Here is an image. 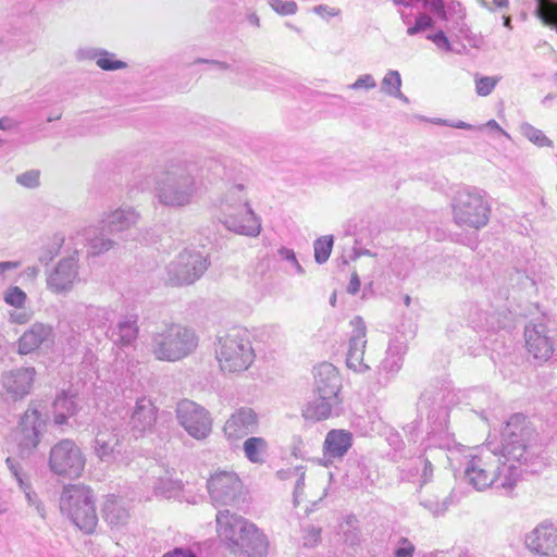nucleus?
I'll list each match as a JSON object with an SVG mask.
<instances>
[{
    "instance_id": "774afa93",
    "label": "nucleus",
    "mask_w": 557,
    "mask_h": 557,
    "mask_svg": "<svg viewBox=\"0 0 557 557\" xmlns=\"http://www.w3.org/2000/svg\"><path fill=\"white\" fill-rule=\"evenodd\" d=\"M163 557H198L194 552L188 548H174L172 552H169L163 555Z\"/></svg>"
},
{
    "instance_id": "338daca9",
    "label": "nucleus",
    "mask_w": 557,
    "mask_h": 557,
    "mask_svg": "<svg viewBox=\"0 0 557 557\" xmlns=\"http://www.w3.org/2000/svg\"><path fill=\"white\" fill-rule=\"evenodd\" d=\"M420 422L412 421L404 428L406 437L409 442L417 443L419 437Z\"/></svg>"
},
{
    "instance_id": "dca6fc26",
    "label": "nucleus",
    "mask_w": 557,
    "mask_h": 557,
    "mask_svg": "<svg viewBox=\"0 0 557 557\" xmlns=\"http://www.w3.org/2000/svg\"><path fill=\"white\" fill-rule=\"evenodd\" d=\"M407 352V345L399 338L389 341L384 359L377 366L370 387L379 391L386 387L400 371L404 362V356Z\"/></svg>"
},
{
    "instance_id": "37998d69",
    "label": "nucleus",
    "mask_w": 557,
    "mask_h": 557,
    "mask_svg": "<svg viewBox=\"0 0 557 557\" xmlns=\"http://www.w3.org/2000/svg\"><path fill=\"white\" fill-rule=\"evenodd\" d=\"M520 131L525 138L539 147H548L552 145V140L541 129L529 123H522Z\"/></svg>"
},
{
    "instance_id": "6e6552de",
    "label": "nucleus",
    "mask_w": 557,
    "mask_h": 557,
    "mask_svg": "<svg viewBox=\"0 0 557 557\" xmlns=\"http://www.w3.org/2000/svg\"><path fill=\"white\" fill-rule=\"evenodd\" d=\"M453 220L461 227L480 230L484 227L491 213L486 194L475 187H462L451 199Z\"/></svg>"
},
{
    "instance_id": "58836bf2",
    "label": "nucleus",
    "mask_w": 557,
    "mask_h": 557,
    "mask_svg": "<svg viewBox=\"0 0 557 557\" xmlns=\"http://www.w3.org/2000/svg\"><path fill=\"white\" fill-rule=\"evenodd\" d=\"M76 408L73 397L62 392L53 401L54 423L58 425L65 424L67 419L75 414Z\"/></svg>"
},
{
    "instance_id": "f257e3e1",
    "label": "nucleus",
    "mask_w": 557,
    "mask_h": 557,
    "mask_svg": "<svg viewBox=\"0 0 557 557\" xmlns=\"http://www.w3.org/2000/svg\"><path fill=\"white\" fill-rule=\"evenodd\" d=\"M535 436L525 416L512 414L502 432L500 443L488 440L465 455L468 483L478 491L493 485L511 490L521 476V469L516 463H525L532 457L531 445Z\"/></svg>"
},
{
    "instance_id": "393cba45",
    "label": "nucleus",
    "mask_w": 557,
    "mask_h": 557,
    "mask_svg": "<svg viewBox=\"0 0 557 557\" xmlns=\"http://www.w3.org/2000/svg\"><path fill=\"white\" fill-rule=\"evenodd\" d=\"M395 5L399 7L398 13L400 18L405 25L408 26L407 35L416 36L428 29L433 28L434 20L433 17L424 12H419L418 15L413 18V14L411 12H407L406 9H413L418 3H421L423 7V0H391Z\"/></svg>"
},
{
    "instance_id": "20e7f679",
    "label": "nucleus",
    "mask_w": 557,
    "mask_h": 557,
    "mask_svg": "<svg viewBox=\"0 0 557 557\" xmlns=\"http://www.w3.org/2000/svg\"><path fill=\"white\" fill-rule=\"evenodd\" d=\"M420 414L426 413V436L422 442L423 450L432 447L451 450L455 438L448 432V408L445 405V391L436 387L426 388L418 401Z\"/></svg>"
},
{
    "instance_id": "ddd939ff",
    "label": "nucleus",
    "mask_w": 557,
    "mask_h": 557,
    "mask_svg": "<svg viewBox=\"0 0 557 557\" xmlns=\"http://www.w3.org/2000/svg\"><path fill=\"white\" fill-rule=\"evenodd\" d=\"M178 424L195 440H205L212 432V418L210 412L201 405L183 399L176 406Z\"/></svg>"
},
{
    "instance_id": "aec40b11",
    "label": "nucleus",
    "mask_w": 557,
    "mask_h": 557,
    "mask_svg": "<svg viewBox=\"0 0 557 557\" xmlns=\"http://www.w3.org/2000/svg\"><path fill=\"white\" fill-rule=\"evenodd\" d=\"M525 345L530 355L540 362L547 361L553 355V342L547 336L546 324L529 323L524 329Z\"/></svg>"
},
{
    "instance_id": "de8ad7c7",
    "label": "nucleus",
    "mask_w": 557,
    "mask_h": 557,
    "mask_svg": "<svg viewBox=\"0 0 557 557\" xmlns=\"http://www.w3.org/2000/svg\"><path fill=\"white\" fill-rule=\"evenodd\" d=\"M97 65L103 71H116L127 66L124 61L116 60L115 54L102 49L98 58Z\"/></svg>"
},
{
    "instance_id": "6ab92c4d",
    "label": "nucleus",
    "mask_w": 557,
    "mask_h": 557,
    "mask_svg": "<svg viewBox=\"0 0 557 557\" xmlns=\"http://www.w3.org/2000/svg\"><path fill=\"white\" fill-rule=\"evenodd\" d=\"M342 405V395L312 393V398L304 410V417L307 420L313 421H323L331 417H338L343 411Z\"/></svg>"
},
{
    "instance_id": "423d86ee",
    "label": "nucleus",
    "mask_w": 557,
    "mask_h": 557,
    "mask_svg": "<svg viewBox=\"0 0 557 557\" xmlns=\"http://www.w3.org/2000/svg\"><path fill=\"white\" fill-rule=\"evenodd\" d=\"M214 345L215 358L223 373L244 372L255 360L250 334L244 327H231L216 337Z\"/></svg>"
},
{
    "instance_id": "09e8293b",
    "label": "nucleus",
    "mask_w": 557,
    "mask_h": 557,
    "mask_svg": "<svg viewBox=\"0 0 557 557\" xmlns=\"http://www.w3.org/2000/svg\"><path fill=\"white\" fill-rule=\"evenodd\" d=\"M269 5L280 15H294L298 5L293 0H269Z\"/></svg>"
},
{
    "instance_id": "4468645a",
    "label": "nucleus",
    "mask_w": 557,
    "mask_h": 557,
    "mask_svg": "<svg viewBox=\"0 0 557 557\" xmlns=\"http://www.w3.org/2000/svg\"><path fill=\"white\" fill-rule=\"evenodd\" d=\"M81 282L76 250L72 255L60 259L51 270L47 271V289L55 295H67Z\"/></svg>"
},
{
    "instance_id": "603ef678",
    "label": "nucleus",
    "mask_w": 557,
    "mask_h": 557,
    "mask_svg": "<svg viewBox=\"0 0 557 557\" xmlns=\"http://www.w3.org/2000/svg\"><path fill=\"white\" fill-rule=\"evenodd\" d=\"M280 258L289 263V265L294 269L295 273L298 275L305 274V270L301 264L298 262L296 258V253L293 249L287 247H281L277 251Z\"/></svg>"
},
{
    "instance_id": "bb28decb",
    "label": "nucleus",
    "mask_w": 557,
    "mask_h": 557,
    "mask_svg": "<svg viewBox=\"0 0 557 557\" xmlns=\"http://www.w3.org/2000/svg\"><path fill=\"white\" fill-rule=\"evenodd\" d=\"M76 318L71 322L72 331L74 327L81 329L79 319L84 320L87 329H104L115 317V311L111 307H96L77 305L75 308Z\"/></svg>"
},
{
    "instance_id": "6e6d98bb",
    "label": "nucleus",
    "mask_w": 557,
    "mask_h": 557,
    "mask_svg": "<svg viewBox=\"0 0 557 557\" xmlns=\"http://www.w3.org/2000/svg\"><path fill=\"white\" fill-rule=\"evenodd\" d=\"M21 490L24 492L28 505L34 506L36 508V511L38 512V515L41 518H45V516H46L45 506L39 500L36 492L33 490L32 483L27 485V488H21Z\"/></svg>"
},
{
    "instance_id": "13d9d810",
    "label": "nucleus",
    "mask_w": 557,
    "mask_h": 557,
    "mask_svg": "<svg viewBox=\"0 0 557 557\" xmlns=\"http://www.w3.org/2000/svg\"><path fill=\"white\" fill-rule=\"evenodd\" d=\"M321 541V529L309 525L305 529L302 535V544L306 547H314Z\"/></svg>"
},
{
    "instance_id": "4c0bfd02",
    "label": "nucleus",
    "mask_w": 557,
    "mask_h": 557,
    "mask_svg": "<svg viewBox=\"0 0 557 557\" xmlns=\"http://www.w3.org/2000/svg\"><path fill=\"white\" fill-rule=\"evenodd\" d=\"M269 449V444L263 437L251 436L243 444L245 457L251 463H263Z\"/></svg>"
},
{
    "instance_id": "c03bdc74",
    "label": "nucleus",
    "mask_w": 557,
    "mask_h": 557,
    "mask_svg": "<svg viewBox=\"0 0 557 557\" xmlns=\"http://www.w3.org/2000/svg\"><path fill=\"white\" fill-rule=\"evenodd\" d=\"M499 81L500 77L498 76H482L480 74H475V92L481 97H486L492 94Z\"/></svg>"
},
{
    "instance_id": "f8f14e48",
    "label": "nucleus",
    "mask_w": 557,
    "mask_h": 557,
    "mask_svg": "<svg viewBox=\"0 0 557 557\" xmlns=\"http://www.w3.org/2000/svg\"><path fill=\"white\" fill-rule=\"evenodd\" d=\"M85 463L86 459L82 449L72 440H61L50 449L49 467L59 476L79 478Z\"/></svg>"
},
{
    "instance_id": "cd10ccee",
    "label": "nucleus",
    "mask_w": 557,
    "mask_h": 557,
    "mask_svg": "<svg viewBox=\"0 0 557 557\" xmlns=\"http://www.w3.org/2000/svg\"><path fill=\"white\" fill-rule=\"evenodd\" d=\"M342 377L332 363L322 362L313 368L312 393L342 395Z\"/></svg>"
},
{
    "instance_id": "473e14b6",
    "label": "nucleus",
    "mask_w": 557,
    "mask_h": 557,
    "mask_svg": "<svg viewBox=\"0 0 557 557\" xmlns=\"http://www.w3.org/2000/svg\"><path fill=\"white\" fill-rule=\"evenodd\" d=\"M352 446V434L346 430H331L327 432L323 453L327 458H343Z\"/></svg>"
},
{
    "instance_id": "0e129e2a",
    "label": "nucleus",
    "mask_w": 557,
    "mask_h": 557,
    "mask_svg": "<svg viewBox=\"0 0 557 557\" xmlns=\"http://www.w3.org/2000/svg\"><path fill=\"white\" fill-rule=\"evenodd\" d=\"M358 469L360 471V482L363 486L372 485L375 481L376 473L371 471L364 463H359Z\"/></svg>"
},
{
    "instance_id": "39448f33",
    "label": "nucleus",
    "mask_w": 557,
    "mask_h": 557,
    "mask_svg": "<svg viewBox=\"0 0 557 557\" xmlns=\"http://www.w3.org/2000/svg\"><path fill=\"white\" fill-rule=\"evenodd\" d=\"M220 222L231 232L257 237L261 233V220L253 212L243 184L232 185L220 201Z\"/></svg>"
},
{
    "instance_id": "79ce46f5",
    "label": "nucleus",
    "mask_w": 557,
    "mask_h": 557,
    "mask_svg": "<svg viewBox=\"0 0 557 557\" xmlns=\"http://www.w3.org/2000/svg\"><path fill=\"white\" fill-rule=\"evenodd\" d=\"M334 239L332 235L319 237L313 243L314 260L318 264L325 263L332 252Z\"/></svg>"
},
{
    "instance_id": "8fccbe9b",
    "label": "nucleus",
    "mask_w": 557,
    "mask_h": 557,
    "mask_svg": "<svg viewBox=\"0 0 557 557\" xmlns=\"http://www.w3.org/2000/svg\"><path fill=\"white\" fill-rule=\"evenodd\" d=\"M4 300L10 306L22 308L26 301V294L20 287L13 286L5 292Z\"/></svg>"
},
{
    "instance_id": "a211bd4d",
    "label": "nucleus",
    "mask_w": 557,
    "mask_h": 557,
    "mask_svg": "<svg viewBox=\"0 0 557 557\" xmlns=\"http://www.w3.org/2000/svg\"><path fill=\"white\" fill-rule=\"evenodd\" d=\"M352 327L346 352V366L356 373H367L370 366L364 362V351L367 346V326L363 319L359 315L350 321Z\"/></svg>"
},
{
    "instance_id": "5fc2aeb1",
    "label": "nucleus",
    "mask_w": 557,
    "mask_h": 557,
    "mask_svg": "<svg viewBox=\"0 0 557 557\" xmlns=\"http://www.w3.org/2000/svg\"><path fill=\"white\" fill-rule=\"evenodd\" d=\"M286 473H287V475L285 478H288L292 475L297 478L296 483H295V488H294V497H295V499H297L298 496L302 494V491L305 487V469L302 466L294 467L292 469H288L286 471Z\"/></svg>"
},
{
    "instance_id": "c85d7f7f",
    "label": "nucleus",
    "mask_w": 557,
    "mask_h": 557,
    "mask_svg": "<svg viewBox=\"0 0 557 557\" xmlns=\"http://www.w3.org/2000/svg\"><path fill=\"white\" fill-rule=\"evenodd\" d=\"M53 329L44 323H34L18 339V352L27 355L44 344L53 343Z\"/></svg>"
},
{
    "instance_id": "e2e57ef3",
    "label": "nucleus",
    "mask_w": 557,
    "mask_h": 557,
    "mask_svg": "<svg viewBox=\"0 0 557 557\" xmlns=\"http://www.w3.org/2000/svg\"><path fill=\"white\" fill-rule=\"evenodd\" d=\"M466 16H460V20L456 17V20L451 21V28L457 32L460 36H462L466 39H470V27L465 21Z\"/></svg>"
},
{
    "instance_id": "7c9ffc66",
    "label": "nucleus",
    "mask_w": 557,
    "mask_h": 557,
    "mask_svg": "<svg viewBox=\"0 0 557 557\" xmlns=\"http://www.w3.org/2000/svg\"><path fill=\"white\" fill-rule=\"evenodd\" d=\"M140 220V214L137 210L129 206L120 207L111 211L101 220V224L107 226L109 233H120L135 226Z\"/></svg>"
},
{
    "instance_id": "2eb2a0df",
    "label": "nucleus",
    "mask_w": 557,
    "mask_h": 557,
    "mask_svg": "<svg viewBox=\"0 0 557 557\" xmlns=\"http://www.w3.org/2000/svg\"><path fill=\"white\" fill-rule=\"evenodd\" d=\"M207 488L215 507L232 506L240 498L243 483L233 471H218L207 481Z\"/></svg>"
},
{
    "instance_id": "69168bd1",
    "label": "nucleus",
    "mask_w": 557,
    "mask_h": 557,
    "mask_svg": "<svg viewBox=\"0 0 557 557\" xmlns=\"http://www.w3.org/2000/svg\"><path fill=\"white\" fill-rule=\"evenodd\" d=\"M313 12L323 18H330L339 15L341 11L325 4H319L313 8Z\"/></svg>"
},
{
    "instance_id": "5701e85b",
    "label": "nucleus",
    "mask_w": 557,
    "mask_h": 557,
    "mask_svg": "<svg viewBox=\"0 0 557 557\" xmlns=\"http://www.w3.org/2000/svg\"><path fill=\"white\" fill-rule=\"evenodd\" d=\"M525 546L539 555L557 557V529L542 523L525 536Z\"/></svg>"
},
{
    "instance_id": "ea45409f",
    "label": "nucleus",
    "mask_w": 557,
    "mask_h": 557,
    "mask_svg": "<svg viewBox=\"0 0 557 557\" xmlns=\"http://www.w3.org/2000/svg\"><path fill=\"white\" fill-rule=\"evenodd\" d=\"M453 504V495L443 498L437 495H422L420 497V505L434 517L443 516Z\"/></svg>"
},
{
    "instance_id": "a878e982",
    "label": "nucleus",
    "mask_w": 557,
    "mask_h": 557,
    "mask_svg": "<svg viewBox=\"0 0 557 557\" xmlns=\"http://www.w3.org/2000/svg\"><path fill=\"white\" fill-rule=\"evenodd\" d=\"M46 422L47 417L42 416L36 405L30 404L20 421L24 445L26 447H37L45 431Z\"/></svg>"
},
{
    "instance_id": "4be33fe9",
    "label": "nucleus",
    "mask_w": 557,
    "mask_h": 557,
    "mask_svg": "<svg viewBox=\"0 0 557 557\" xmlns=\"http://www.w3.org/2000/svg\"><path fill=\"white\" fill-rule=\"evenodd\" d=\"M157 408L147 397L138 398L128 420L132 436L138 438L150 432L157 421Z\"/></svg>"
},
{
    "instance_id": "680f3d73",
    "label": "nucleus",
    "mask_w": 557,
    "mask_h": 557,
    "mask_svg": "<svg viewBox=\"0 0 557 557\" xmlns=\"http://www.w3.org/2000/svg\"><path fill=\"white\" fill-rule=\"evenodd\" d=\"M101 48L94 47H82L76 50L75 55L78 60H95L98 61L99 55L101 54Z\"/></svg>"
},
{
    "instance_id": "2f4dec72",
    "label": "nucleus",
    "mask_w": 557,
    "mask_h": 557,
    "mask_svg": "<svg viewBox=\"0 0 557 557\" xmlns=\"http://www.w3.org/2000/svg\"><path fill=\"white\" fill-rule=\"evenodd\" d=\"M433 476V466L424 455L411 458L409 462L400 468V480L419 482L420 487L429 483Z\"/></svg>"
},
{
    "instance_id": "3c124183",
    "label": "nucleus",
    "mask_w": 557,
    "mask_h": 557,
    "mask_svg": "<svg viewBox=\"0 0 557 557\" xmlns=\"http://www.w3.org/2000/svg\"><path fill=\"white\" fill-rule=\"evenodd\" d=\"M416 546L407 537L400 536L394 548L393 557H412Z\"/></svg>"
},
{
    "instance_id": "7ed1b4c3",
    "label": "nucleus",
    "mask_w": 557,
    "mask_h": 557,
    "mask_svg": "<svg viewBox=\"0 0 557 557\" xmlns=\"http://www.w3.org/2000/svg\"><path fill=\"white\" fill-rule=\"evenodd\" d=\"M216 533L221 543L234 555L265 557L269 552L267 535L255 523L228 509L215 516Z\"/></svg>"
},
{
    "instance_id": "1a4fd4ad",
    "label": "nucleus",
    "mask_w": 557,
    "mask_h": 557,
    "mask_svg": "<svg viewBox=\"0 0 557 557\" xmlns=\"http://www.w3.org/2000/svg\"><path fill=\"white\" fill-rule=\"evenodd\" d=\"M60 510L84 533L90 534L98 523L92 492L85 485H67L60 497Z\"/></svg>"
},
{
    "instance_id": "72a5a7b5",
    "label": "nucleus",
    "mask_w": 557,
    "mask_h": 557,
    "mask_svg": "<svg viewBox=\"0 0 557 557\" xmlns=\"http://www.w3.org/2000/svg\"><path fill=\"white\" fill-rule=\"evenodd\" d=\"M423 9L428 14L448 23L456 17L460 20V16H466L465 8L457 1L446 3L445 0H423Z\"/></svg>"
},
{
    "instance_id": "a19ab883",
    "label": "nucleus",
    "mask_w": 557,
    "mask_h": 557,
    "mask_svg": "<svg viewBox=\"0 0 557 557\" xmlns=\"http://www.w3.org/2000/svg\"><path fill=\"white\" fill-rule=\"evenodd\" d=\"M535 15L557 33V0H535Z\"/></svg>"
},
{
    "instance_id": "9d476101",
    "label": "nucleus",
    "mask_w": 557,
    "mask_h": 557,
    "mask_svg": "<svg viewBox=\"0 0 557 557\" xmlns=\"http://www.w3.org/2000/svg\"><path fill=\"white\" fill-rule=\"evenodd\" d=\"M209 264V255L207 252L186 248L166 265L165 281L173 286L193 284L203 275Z\"/></svg>"
},
{
    "instance_id": "c756f323",
    "label": "nucleus",
    "mask_w": 557,
    "mask_h": 557,
    "mask_svg": "<svg viewBox=\"0 0 557 557\" xmlns=\"http://www.w3.org/2000/svg\"><path fill=\"white\" fill-rule=\"evenodd\" d=\"M35 376L34 368H21L2 375V386L13 397H24L29 393Z\"/></svg>"
},
{
    "instance_id": "b1692460",
    "label": "nucleus",
    "mask_w": 557,
    "mask_h": 557,
    "mask_svg": "<svg viewBox=\"0 0 557 557\" xmlns=\"http://www.w3.org/2000/svg\"><path fill=\"white\" fill-rule=\"evenodd\" d=\"M138 320L137 313L122 315L117 323L108 330L107 336L120 348L134 347L139 334Z\"/></svg>"
},
{
    "instance_id": "f03ea898",
    "label": "nucleus",
    "mask_w": 557,
    "mask_h": 557,
    "mask_svg": "<svg viewBox=\"0 0 557 557\" xmlns=\"http://www.w3.org/2000/svg\"><path fill=\"white\" fill-rule=\"evenodd\" d=\"M196 163L181 158L168 160L152 174L154 197L159 203L181 208L189 205L202 185Z\"/></svg>"
},
{
    "instance_id": "f704fd0d",
    "label": "nucleus",
    "mask_w": 557,
    "mask_h": 557,
    "mask_svg": "<svg viewBox=\"0 0 557 557\" xmlns=\"http://www.w3.org/2000/svg\"><path fill=\"white\" fill-rule=\"evenodd\" d=\"M104 228H107V226L102 224L101 227L88 226L82 232V236L86 242L89 253L92 256H99L107 252L114 246V242L104 235Z\"/></svg>"
},
{
    "instance_id": "0eeeda50",
    "label": "nucleus",
    "mask_w": 557,
    "mask_h": 557,
    "mask_svg": "<svg viewBox=\"0 0 557 557\" xmlns=\"http://www.w3.org/2000/svg\"><path fill=\"white\" fill-rule=\"evenodd\" d=\"M199 337L194 329L181 324H166L150 336V350L160 361L175 362L191 355Z\"/></svg>"
},
{
    "instance_id": "a18cd8bd",
    "label": "nucleus",
    "mask_w": 557,
    "mask_h": 557,
    "mask_svg": "<svg viewBox=\"0 0 557 557\" xmlns=\"http://www.w3.org/2000/svg\"><path fill=\"white\" fill-rule=\"evenodd\" d=\"M400 87L401 77L399 72L396 70H388L381 83L382 92L392 96L394 92H399Z\"/></svg>"
},
{
    "instance_id": "bf43d9fd",
    "label": "nucleus",
    "mask_w": 557,
    "mask_h": 557,
    "mask_svg": "<svg viewBox=\"0 0 557 557\" xmlns=\"http://www.w3.org/2000/svg\"><path fill=\"white\" fill-rule=\"evenodd\" d=\"M426 38L431 40L437 49L445 52L453 51V47L443 30H438L435 34H429Z\"/></svg>"
},
{
    "instance_id": "412c9836",
    "label": "nucleus",
    "mask_w": 557,
    "mask_h": 557,
    "mask_svg": "<svg viewBox=\"0 0 557 557\" xmlns=\"http://www.w3.org/2000/svg\"><path fill=\"white\" fill-rule=\"evenodd\" d=\"M259 428V417L252 408L240 407L224 424V434L228 440H239L256 433Z\"/></svg>"
},
{
    "instance_id": "4d7b16f0",
    "label": "nucleus",
    "mask_w": 557,
    "mask_h": 557,
    "mask_svg": "<svg viewBox=\"0 0 557 557\" xmlns=\"http://www.w3.org/2000/svg\"><path fill=\"white\" fill-rule=\"evenodd\" d=\"M16 182L26 188H35L39 185V171H26L16 176Z\"/></svg>"
},
{
    "instance_id": "e433bc0d",
    "label": "nucleus",
    "mask_w": 557,
    "mask_h": 557,
    "mask_svg": "<svg viewBox=\"0 0 557 557\" xmlns=\"http://www.w3.org/2000/svg\"><path fill=\"white\" fill-rule=\"evenodd\" d=\"M338 534L343 542L349 546H357L361 543L360 522L355 515L344 517L338 524Z\"/></svg>"
},
{
    "instance_id": "49530a36",
    "label": "nucleus",
    "mask_w": 557,
    "mask_h": 557,
    "mask_svg": "<svg viewBox=\"0 0 557 557\" xmlns=\"http://www.w3.org/2000/svg\"><path fill=\"white\" fill-rule=\"evenodd\" d=\"M5 465L11 475L16 480L20 488H27V485L30 484V480L20 462L15 458L8 457L5 459Z\"/></svg>"
},
{
    "instance_id": "c9c22d12",
    "label": "nucleus",
    "mask_w": 557,
    "mask_h": 557,
    "mask_svg": "<svg viewBox=\"0 0 557 557\" xmlns=\"http://www.w3.org/2000/svg\"><path fill=\"white\" fill-rule=\"evenodd\" d=\"M103 517L111 525L124 524L128 519V510L121 498L110 495L103 505Z\"/></svg>"
},
{
    "instance_id": "9b49d317",
    "label": "nucleus",
    "mask_w": 557,
    "mask_h": 557,
    "mask_svg": "<svg viewBox=\"0 0 557 557\" xmlns=\"http://www.w3.org/2000/svg\"><path fill=\"white\" fill-rule=\"evenodd\" d=\"M197 63H207L212 70L226 71L230 81L247 89H258L264 85L268 77L265 67L247 60H232L231 62L199 59Z\"/></svg>"
},
{
    "instance_id": "864d4df0",
    "label": "nucleus",
    "mask_w": 557,
    "mask_h": 557,
    "mask_svg": "<svg viewBox=\"0 0 557 557\" xmlns=\"http://www.w3.org/2000/svg\"><path fill=\"white\" fill-rule=\"evenodd\" d=\"M181 481H160L159 485L156 487L158 494L163 495L166 498H171L175 496L182 490Z\"/></svg>"
},
{
    "instance_id": "f3484780",
    "label": "nucleus",
    "mask_w": 557,
    "mask_h": 557,
    "mask_svg": "<svg viewBox=\"0 0 557 557\" xmlns=\"http://www.w3.org/2000/svg\"><path fill=\"white\" fill-rule=\"evenodd\" d=\"M125 437L121 434V430L113 424H102L98 426L94 451L96 456L107 463L115 462L122 459L125 453Z\"/></svg>"
},
{
    "instance_id": "052dcab7",
    "label": "nucleus",
    "mask_w": 557,
    "mask_h": 557,
    "mask_svg": "<svg viewBox=\"0 0 557 557\" xmlns=\"http://www.w3.org/2000/svg\"><path fill=\"white\" fill-rule=\"evenodd\" d=\"M376 87V82L371 74H363L359 76L355 83L348 85L349 89L359 90V89H373Z\"/></svg>"
}]
</instances>
